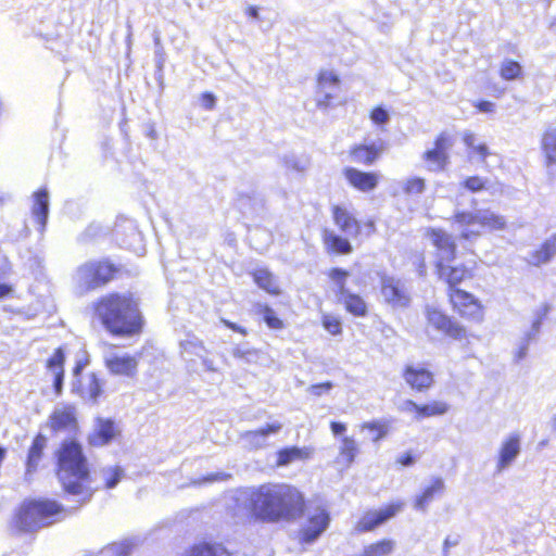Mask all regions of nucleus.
<instances>
[{"label": "nucleus", "instance_id": "nucleus-1", "mask_svg": "<svg viewBox=\"0 0 556 556\" xmlns=\"http://www.w3.org/2000/svg\"><path fill=\"white\" fill-rule=\"evenodd\" d=\"M243 494L252 517L262 522H291L305 511L303 494L287 483H265Z\"/></svg>", "mask_w": 556, "mask_h": 556}, {"label": "nucleus", "instance_id": "nucleus-2", "mask_svg": "<svg viewBox=\"0 0 556 556\" xmlns=\"http://www.w3.org/2000/svg\"><path fill=\"white\" fill-rule=\"evenodd\" d=\"M96 314L113 336L130 337L141 331L142 317L131 294L111 293L101 298Z\"/></svg>", "mask_w": 556, "mask_h": 556}, {"label": "nucleus", "instance_id": "nucleus-3", "mask_svg": "<svg viewBox=\"0 0 556 556\" xmlns=\"http://www.w3.org/2000/svg\"><path fill=\"white\" fill-rule=\"evenodd\" d=\"M58 479L64 491L79 496V504L88 502L92 496L90 488L85 485L89 478V465L81 445L75 440H65L56 452Z\"/></svg>", "mask_w": 556, "mask_h": 556}, {"label": "nucleus", "instance_id": "nucleus-4", "mask_svg": "<svg viewBox=\"0 0 556 556\" xmlns=\"http://www.w3.org/2000/svg\"><path fill=\"white\" fill-rule=\"evenodd\" d=\"M453 218L460 229V239L466 241L478 239L482 229L502 230L506 226L505 218L490 210L473 212L456 210Z\"/></svg>", "mask_w": 556, "mask_h": 556}, {"label": "nucleus", "instance_id": "nucleus-5", "mask_svg": "<svg viewBox=\"0 0 556 556\" xmlns=\"http://www.w3.org/2000/svg\"><path fill=\"white\" fill-rule=\"evenodd\" d=\"M62 513L63 507L55 501H31L21 507L17 525L23 531H35L58 521Z\"/></svg>", "mask_w": 556, "mask_h": 556}, {"label": "nucleus", "instance_id": "nucleus-6", "mask_svg": "<svg viewBox=\"0 0 556 556\" xmlns=\"http://www.w3.org/2000/svg\"><path fill=\"white\" fill-rule=\"evenodd\" d=\"M103 362L110 374L132 378L138 371V357L128 353H119L110 348L103 353Z\"/></svg>", "mask_w": 556, "mask_h": 556}, {"label": "nucleus", "instance_id": "nucleus-7", "mask_svg": "<svg viewBox=\"0 0 556 556\" xmlns=\"http://www.w3.org/2000/svg\"><path fill=\"white\" fill-rule=\"evenodd\" d=\"M306 518L300 534L302 542L311 544L327 529L330 518L328 511L320 506L307 507Z\"/></svg>", "mask_w": 556, "mask_h": 556}, {"label": "nucleus", "instance_id": "nucleus-8", "mask_svg": "<svg viewBox=\"0 0 556 556\" xmlns=\"http://www.w3.org/2000/svg\"><path fill=\"white\" fill-rule=\"evenodd\" d=\"M381 295L392 307H406L409 304V295L404 283L392 276L381 277Z\"/></svg>", "mask_w": 556, "mask_h": 556}, {"label": "nucleus", "instance_id": "nucleus-9", "mask_svg": "<svg viewBox=\"0 0 556 556\" xmlns=\"http://www.w3.org/2000/svg\"><path fill=\"white\" fill-rule=\"evenodd\" d=\"M450 299L454 308L463 317L476 320L481 319L482 306L472 294L460 289H455L450 293Z\"/></svg>", "mask_w": 556, "mask_h": 556}, {"label": "nucleus", "instance_id": "nucleus-10", "mask_svg": "<svg viewBox=\"0 0 556 556\" xmlns=\"http://www.w3.org/2000/svg\"><path fill=\"white\" fill-rule=\"evenodd\" d=\"M282 427L283 425L276 420L260 429L242 432L240 440L242 444L250 450L263 448L268 445L269 437L278 434Z\"/></svg>", "mask_w": 556, "mask_h": 556}, {"label": "nucleus", "instance_id": "nucleus-11", "mask_svg": "<svg viewBox=\"0 0 556 556\" xmlns=\"http://www.w3.org/2000/svg\"><path fill=\"white\" fill-rule=\"evenodd\" d=\"M404 503L397 502L379 510L367 511L356 526V530L359 532L371 531L378 526L384 523L389 519L393 518L399 511L402 510Z\"/></svg>", "mask_w": 556, "mask_h": 556}, {"label": "nucleus", "instance_id": "nucleus-12", "mask_svg": "<svg viewBox=\"0 0 556 556\" xmlns=\"http://www.w3.org/2000/svg\"><path fill=\"white\" fill-rule=\"evenodd\" d=\"M430 238L433 245L437 248L435 269L438 271L440 263L445 267L454 261L456 244L452 236L443 230H432Z\"/></svg>", "mask_w": 556, "mask_h": 556}, {"label": "nucleus", "instance_id": "nucleus-13", "mask_svg": "<svg viewBox=\"0 0 556 556\" xmlns=\"http://www.w3.org/2000/svg\"><path fill=\"white\" fill-rule=\"evenodd\" d=\"M427 320L430 326L434 329L454 338V339H463L466 334V330L453 321L451 318L445 316L439 309L434 307L427 306L426 308Z\"/></svg>", "mask_w": 556, "mask_h": 556}, {"label": "nucleus", "instance_id": "nucleus-14", "mask_svg": "<svg viewBox=\"0 0 556 556\" xmlns=\"http://www.w3.org/2000/svg\"><path fill=\"white\" fill-rule=\"evenodd\" d=\"M521 452V438L518 433H510L501 444L495 470L503 472L518 457Z\"/></svg>", "mask_w": 556, "mask_h": 556}, {"label": "nucleus", "instance_id": "nucleus-15", "mask_svg": "<svg viewBox=\"0 0 556 556\" xmlns=\"http://www.w3.org/2000/svg\"><path fill=\"white\" fill-rule=\"evenodd\" d=\"M452 147L450 137L446 134H441L435 142L434 148L424 153V159L429 164L430 170H442L448 163L447 151Z\"/></svg>", "mask_w": 556, "mask_h": 556}, {"label": "nucleus", "instance_id": "nucleus-16", "mask_svg": "<svg viewBox=\"0 0 556 556\" xmlns=\"http://www.w3.org/2000/svg\"><path fill=\"white\" fill-rule=\"evenodd\" d=\"M49 424L54 432L75 433L78 427L75 408L73 406L55 408L49 418Z\"/></svg>", "mask_w": 556, "mask_h": 556}, {"label": "nucleus", "instance_id": "nucleus-17", "mask_svg": "<svg viewBox=\"0 0 556 556\" xmlns=\"http://www.w3.org/2000/svg\"><path fill=\"white\" fill-rule=\"evenodd\" d=\"M75 279L80 294L101 287L94 261L87 262L78 267Z\"/></svg>", "mask_w": 556, "mask_h": 556}, {"label": "nucleus", "instance_id": "nucleus-18", "mask_svg": "<svg viewBox=\"0 0 556 556\" xmlns=\"http://www.w3.org/2000/svg\"><path fill=\"white\" fill-rule=\"evenodd\" d=\"M117 432L113 420L98 418L93 432L88 437V442L92 446H103L110 443Z\"/></svg>", "mask_w": 556, "mask_h": 556}, {"label": "nucleus", "instance_id": "nucleus-19", "mask_svg": "<svg viewBox=\"0 0 556 556\" xmlns=\"http://www.w3.org/2000/svg\"><path fill=\"white\" fill-rule=\"evenodd\" d=\"M31 215L38 224V231L43 232L49 216V192L41 188L33 194Z\"/></svg>", "mask_w": 556, "mask_h": 556}, {"label": "nucleus", "instance_id": "nucleus-20", "mask_svg": "<svg viewBox=\"0 0 556 556\" xmlns=\"http://www.w3.org/2000/svg\"><path fill=\"white\" fill-rule=\"evenodd\" d=\"M344 176L354 188L363 192L374 190L379 180L378 174L365 173L353 167L345 168Z\"/></svg>", "mask_w": 556, "mask_h": 556}, {"label": "nucleus", "instance_id": "nucleus-21", "mask_svg": "<svg viewBox=\"0 0 556 556\" xmlns=\"http://www.w3.org/2000/svg\"><path fill=\"white\" fill-rule=\"evenodd\" d=\"M541 148L545 156V164L549 175L556 173V126H548L541 140Z\"/></svg>", "mask_w": 556, "mask_h": 556}, {"label": "nucleus", "instance_id": "nucleus-22", "mask_svg": "<svg viewBox=\"0 0 556 556\" xmlns=\"http://www.w3.org/2000/svg\"><path fill=\"white\" fill-rule=\"evenodd\" d=\"M437 274L441 280L448 285L451 291L455 290L454 287L456 285L471 276L470 270L463 264L455 266L450 264L443 267L440 263Z\"/></svg>", "mask_w": 556, "mask_h": 556}, {"label": "nucleus", "instance_id": "nucleus-23", "mask_svg": "<svg viewBox=\"0 0 556 556\" xmlns=\"http://www.w3.org/2000/svg\"><path fill=\"white\" fill-rule=\"evenodd\" d=\"M404 379L407 384L417 391H424L433 382V377L430 371L425 368H416L414 366H407L404 371Z\"/></svg>", "mask_w": 556, "mask_h": 556}, {"label": "nucleus", "instance_id": "nucleus-24", "mask_svg": "<svg viewBox=\"0 0 556 556\" xmlns=\"http://www.w3.org/2000/svg\"><path fill=\"white\" fill-rule=\"evenodd\" d=\"M65 356L62 349H56L47 362V368L53 377V388L58 395L62 393Z\"/></svg>", "mask_w": 556, "mask_h": 556}, {"label": "nucleus", "instance_id": "nucleus-25", "mask_svg": "<svg viewBox=\"0 0 556 556\" xmlns=\"http://www.w3.org/2000/svg\"><path fill=\"white\" fill-rule=\"evenodd\" d=\"M332 214L336 225L342 232L348 236H356L359 232L358 222L346 208L334 205Z\"/></svg>", "mask_w": 556, "mask_h": 556}, {"label": "nucleus", "instance_id": "nucleus-26", "mask_svg": "<svg viewBox=\"0 0 556 556\" xmlns=\"http://www.w3.org/2000/svg\"><path fill=\"white\" fill-rule=\"evenodd\" d=\"M384 148V142L379 140L368 146H358L352 150L351 154L354 161L370 165L379 157Z\"/></svg>", "mask_w": 556, "mask_h": 556}, {"label": "nucleus", "instance_id": "nucleus-27", "mask_svg": "<svg viewBox=\"0 0 556 556\" xmlns=\"http://www.w3.org/2000/svg\"><path fill=\"white\" fill-rule=\"evenodd\" d=\"M445 484L442 478H434L431 485L427 486L425 491L416 496L414 508L420 511H426L428 505L433 501L435 494L443 493Z\"/></svg>", "mask_w": 556, "mask_h": 556}, {"label": "nucleus", "instance_id": "nucleus-28", "mask_svg": "<svg viewBox=\"0 0 556 556\" xmlns=\"http://www.w3.org/2000/svg\"><path fill=\"white\" fill-rule=\"evenodd\" d=\"M47 446V438L39 433L35 437L33 444L28 451L26 467L27 473H31L37 470V467L41 460L43 450Z\"/></svg>", "mask_w": 556, "mask_h": 556}, {"label": "nucleus", "instance_id": "nucleus-29", "mask_svg": "<svg viewBox=\"0 0 556 556\" xmlns=\"http://www.w3.org/2000/svg\"><path fill=\"white\" fill-rule=\"evenodd\" d=\"M556 255V233L531 254L530 263L534 266L548 263Z\"/></svg>", "mask_w": 556, "mask_h": 556}, {"label": "nucleus", "instance_id": "nucleus-30", "mask_svg": "<svg viewBox=\"0 0 556 556\" xmlns=\"http://www.w3.org/2000/svg\"><path fill=\"white\" fill-rule=\"evenodd\" d=\"M185 556H238L229 553L222 544L200 543L186 552Z\"/></svg>", "mask_w": 556, "mask_h": 556}, {"label": "nucleus", "instance_id": "nucleus-31", "mask_svg": "<svg viewBox=\"0 0 556 556\" xmlns=\"http://www.w3.org/2000/svg\"><path fill=\"white\" fill-rule=\"evenodd\" d=\"M73 391H77L83 397L97 401L102 393V384L94 374H90L85 386L77 387L76 382H73Z\"/></svg>", "mask_w": 556, "mask_h": 556}, {"label": "nucleus", "instance_id": "nucleus-32", "mask_svg": "<svg viewBox=\"0 0 556 556\" xmlns=\"http://www.w3.org/2000/svg\"><path fill=\"white\" fill-rule=\"evenodd\" d=\"M339 84L338 76L332 72H321L318 77V85L321 90H324V98H319L317 104L319 108H327L329 104V100L331 99V93L326 91L327 88L337 87Z\"/></svg>", "mask_w": 556, "mask_h": 556}, {"label": "nucleus", "instance_id": "nucleus-33", "mask_svg": "<svg viewBox=\"0 0 556 556\" xmlns=\"http://www.w3.org/2000/svg\"><path fill=\"white\" fill-rule=\"evenodd\" d=\"M180 349L181 355L186 361L191 359L192 356L203 357V354H206V349L202 341L193 336L182 340L180 342Z\"/></svg>", "mask_w": 556, "mask_h": 556}, {"label": "nucleus", "instance_id": "nucleus-34", "mask_svg": "<svg viewBox=\"0 0 556 556\" xmlns=\"http://www.w3.org/2000/svg\"><path fill=\"white\" fill-rule=\"evenodd\" d=\"M339 303L343 304L345 309L354 316L361 317L367 314L365 301L359 295L352 292L342 298Z\"/></svg>", "mask_w": 556, "mask_h": 556}, {"label": "nucleus", "instance_id": "nucleus-35", "mask_svg": "<svg viewBox=\"0 0 556 556\" xmlns=\"http://www.w3.org/2000/svg\"><path fill=\"white\" fill-rule=\"evenodd\" d=\"M254 281L268 293L279 294V286L276 278L267 269H258L254 273Z\"/></svg>", "mask_w": 556, "mask_h": 556}, {"label": "nucleus", "instance_id": "nucleus-36", "mask_svg": "<svg viewBox=\"0 0 556 556\" xmlns=\"http://www.w3.org/2000/svg\"><path fill=\"white\" fill-rule=\"evenodd\" d=\"M328 276L337 288L336 295L338 302L342 298L351 293L346 288V279L350 277V273L348 270H344L342 268H332L329 271Z\"/></svg>", "mask_w": 556, "mask_h": 556}, {"label": "nucleus", "instance_id": "nucleus-37", "mask_svg": "<svg viewBox=\"0 0 556 556\" xmlns=\"http://www.w3.org/2000/svg\"><path fill=\"white\" fill-rule=\"evenodd\" d=\"M324 239L325 243L336 253L348 254L352 251L350 241L332 231L325 230Z\"/></svg>", "mask_w": 556, "mask_h": 556}, {"label": "nucleus", "instance_id": "nucleus-38", "mask_svg": "<svg viewBox=\"0 0 556 556\" xmlns=\"http://www.w3.org/2000/svg\"><path fill=\"white\" fill-rule=\"evenodd\" d=\"M448 405L442 401H434L425 405H419L418 415L415 416L416 420L421 418L441 416L447 413Z\"/></svg>", "mask_w": 556, "mask_h": 556}, {"label": "nucleus", "instance_id": "nucleus-39", "mask_svg": "<svg viewBox=\"0 0 556 556\" xmlns=\"http://www.w3.org/2000/svg\"><path fill=\"white\" fill-rule=\"evenodd\" d=\"M357 452V443L353 438L345 437L342 439L340 456L346 463V465H351L354 462Z\"/></svg>", "mask_w": 556, "mask_h": 556}, {"label": "nucleus", "instance_id": "nucleus-40", "mask_svg": "<svg viewBox=\"0 0 556 556\" xmlns=\"http://www.w3.org/2000/svg\"><path fill=\"white\" fill-rule=\"evenodd\" d=\"M303 456H304V452H303V450H301L299 447L292 446V447L282 448L278 452V458H277L276 464L279 467L288 466L295 459L303 458Z\"/></svg>", "mask_w": 556, "mask_h": 556}, {"label": "nucleus", "instance_id": "nucleus-41", "mask_svg": "<svg viewBox=\"0 0 556 556\" xmlns=\"http://www.w3.org/2000/svg\"><path fill=\"white\" fill-rule=\"evenodd\" d=\"M97 267V274L101 287L108 283L116 273L117 268L114 264L108 261H94Z\"/></svg>", "mask_w": 556, "mask_h": 556}, {"label": "nucleus", "instance_id": "nucleus-42", "mask_svg": "<svg viewBox=\"0 0 556 556\" xmlns=\"http://www.w3.org/2000/svg\"><path fill=\"white\" fill-rule=\"evenodd\" d=\"M406 195H418L425 191L426 184L422 178L413 177L401 182Z\"/></svg>", "mask_w": 556, "mask_h": 556}, {"label": "nucleus", "instance_id": "nucleus-43", "mask_svg": "<svg viewBox=\"0 0 556 556\" xmlns=\"http://www.w3.org/2000/svg\"><path fill=\"white\" fill-rule=\"evenodd\" d=\"M521 74V66L518 62L505 60L501 66V77L505 80H513Z\"/></svg>", "mask_w": 556, "mask_h": 556}, {"label": "nucleus", "instance_id": "nucleus-44", "mask_svg": "<svg viewBox=\"0 0 556 556\" xmlns=\"http://www.w3.org/2000/svg\"><path fill=\"white\" fill-rule=\"evenodd\" d=\"M124 471L121 467H109L102 470V477L105 480V488L113 489L121 481Z\"/></svg>", "mask_w": 556, "mask_h": 556}, {"label": "nucleus", "instance_id": "nucleus-45", "mask_svg": "<svg viewBox=\"0 0 556 556\" xmlns=\"http://www.w3.org/2000/svg\"><path fill=\"white\" fill-rule=\"evenodd\" d=\"M260 314L263 316L264 321L266 325L271 329H281L283 324L280 318L277 317L275 311L267 306H261L260 307Z\"/></svg>", "mask_w": 556, "mask_h": 556}, {"label": "nucleus", "instance_id": "nucleus-46", "mask_svg": "<svg viewBox=\"0 0 556 556\" xmlns=\"http://www.w3.org/2000/svg\"><path fill=\"white\" fill-rule=\"evenodd\" d=\"M232 356L243 361L247 364H252L257 359V351L238 345L232 349Z\"/></svg>", "mask_w": 556, "mask_h": 556}, {"label": "nucleus", "instance_id": "nucleus-47", "mask_svg": "<svg viewBox=\"0 0 556 556\" xmlns=\"http://www.w3.org/2000/svg\"><path fill=\"white\" fill-rule=\"evenodd\" d=\"M131 543L130 542H122L114 543L102 551V554L105 556L114 555V556H129L131 552Z\"/></svg>", "mask_w": 556, "mask_h": 556}, {"label": "nucleus", "instance_id": "nucleus-48", "mask_svg": "<svg viewBox=\"0 0 556 556\" xmlns=\"http://www.w3.org/2000/svg\"><path fill=\"white\" fill-rule=\"evenodd\" d=\"M549 305L544 304L542 305L536 312H535V319L532 323L531 331L533 333V337H538L541 330V325L543 323V319L546 317V315L549 312Z\"/></svg>", "mask_w": 556, "mask_h": 556}, {"label": "nucleus", "instance_id": "nucleus-49", "mask_svg": "<svg viewBox=\"0 0 556 556\" xmlns=\"http://www.w3.org/2000/svg\"><path fill=\"white\" fill-rule=\"evenodd\" d=\"M536 338L538 337H533V333L531 331H528L525 334V337L520 341L518 352L516 353V356H515L516 362H519L527 356L530 342L536 340Z\"/></svg>", "mask_w": 556, "mask_h": 556}, {"label": "nucleus", "instance_id": "nucleus-50", "mask_svg": "<svg viewBox=\"0 0 556 556\" xmlns=\"http://www.w3.org/2000/svg\"><path fill=\"white\" fill-rule=\"evenodd\" d=\"M363 429H368L371 432H374V437H372L374 442H378L380 439H382L387 434L386 426H383L377 421L364 424Z\"/></svg>", "mask_w": 556, "mask_h": 556}, {"label": "nucleus", "instance_id": "nucleus-51", "mask_svg": "<svg viewBox=\"0 0 556 556\" xmlns=\"http://www.w3.org/2000/svg\"><path fill=\"white\" fill-rule=\"evenodd\" d=\"M323 325L325 329L333 336L339 334L341 332V323L338 318L333 316H324Z\"/></svg>", "mask_w": 556, "mask_h": 556}, {"label": "nucleus", "instance_id": "nucleus-52", "mask_svg": "<svg viewBox=\"0 0 556 556\" xmlns=\"http://www.w3.org/2000/svg\"><path fill=\"white\" fill-rule=\"evenodd\" d=\"M129 231H130V240L129 241L123 240L122 244L125 245L127 249H130V250H134L137 252L139 250V248L136 244L141 243V233L132 225L129 227Z\"/></svg>", "mask_w": 556, "mask_h": 556}, {"label": "nucleus", "instance_id": "nucleus-53", "mask_svg": "<svg viewBox=\"0 0 556 556\" xmlns=\"http://www.w3.org/2000/svg\"><path fill=\"white\" fill-rule=\"evenodd\" d=\"M370 118L377 125H384L389 122L390 115L387 110L379 106V108H376L372 110V112L370 114Z\"/></svg>", "mask_w": 556, "mask_h": 556}, {"label": "nucleus", "instance_id": "nucleus-54", "mask_svg": "<svg viewBox=\"0 0 556 556\" xmlns=\"http://www.w3.org/2000/svg\"><path fill=\"white\" fill-rule=\"evenodd\" d=\"M283 164L287 168L296 170V172H303L305 169V165L302 164L300 160L293 154H287L282 159Z\"/></svg>", "mask_w": 556, "mask_h": 556}, {"label": "nucleus", "instance_id": "nucleus-55", "mask_svg": "<svg viewBox=\"0 0 556 556\" xmlns=\"http://www.w3.org/2000/svg\"><path fill=\"white\" fill-rule=\"evenodd\" d=\"M228 478H230V475L225 473V472L210 473V475L203 477L201 480L192 481V484L201 485L203 483H212V482H215V481L227 480Z\"/></svg>", "mask_w": 556, "mask_h": 556}, {"label": "nucleus", "instance_id": "nucleus-56", "mask_svg": "<svg viewBox=\"0 0 556 556\" xmlns=\"http://www.w3.org/2000/svg\"><path fill=\"white\" fill-rule=\"evenodd\" d=\"M332 388V382L327 381L324 383L312 384L308 387L307 391L315 396H320L323 393L329 392Z\"/></svg>", "mask_w": 556, "mask_h": 556}, {"label": "nucleus", "instance_id": "nucleus-57", "mask_svg": "<svg viewBox=\"0 0 556 556\" xmlns=\"http://www.w3.org/2000/svg\"><path fill=\"white\" fill-rule=\"evenodd\" d=\"M464 185L468 190L472 192L480 191L484 188V181L477 176L469 177L468 179L465 180Z\"/></svg>", "mask_w": 556, "mask_h": 556}, {"label": "nucleus", "instance_id": "nucleus-58", "mask_svg": "<svg viewBox=\"0 0 556 556\" xmlns=\"http://www.w3.org/2000/svg\"><path fill=\"white\" fill-rule=\"evenodd\" d=\"M200 102L202 108H204L207 111H211L216 105V97L211 92H204L201 94Z\"/></svg>", "mask_w": 556, "mask_h": 556}, {"label": "nucleus", "instance_id": "nucleus-59", "mask_svg": "<svg viewBox=\"0 0 556 556\" xmlns=\"http://www.w3.org/2000/svg\"><path fill=\"white\" fill-rule=\"evenodd\" d=\"M253 202V205L254 204H261L262 203V199L258 198V197H249V195H243L241 194L238 199V204L240 206L241 210H245L247 206H248V203L249 202Z\"/></svg>", "mask_w": 556, "mask_h": 556}, {"label": "nucleus", "instance_id": "nucleus-60", "mask_svg": "<svg viewBox=\"0 0 556 556\" xmlns=\"http://www.w3.org/2000/svg\"><path fill=\"white\" fill-rule=\"evenodd\" d=\"M400 409L404 413L415 412L418 415L419 405L412 400H406L401 404Z\"/></svg>", "mask_w": 556, "mask_h": 556}, {"label": "nucleus", "instance_id": "nucleus-61", "mask_svg": "<svg viewBox=\"0 0 556 556\" xmlns=\"http://www.w3.org/2000/svg\"><path fill=\"white\" fill-rule=\"evenodd\" d=\"M477 139H476V136L475 134L472 132H466L464 135V142L465 144L470 148V149H475L478 144L476 143Z\"/></svg>", "mask_w": 556, "mask_h": 556}, {"label": "nucleus", "instance_id": "nucleus-62", "mask_svg": "<svg viewBox=\"0 0 556 556\" xmlns=\"http://www.w3.org/2000/svg\"><path fill=\"white\" fill-rule=\"evenodd\" d=\"M330 428L334 435L342 434L346 430L345 425L342 422H338V421H332L330 424Z\"/></svg>", "mask_w": 556, "mask_h": 556}, {"label": "nucleus", "instance_id": "nucleus-63", "mask_svg": "<svg viewBox=\"0 0 556 556\" xmlns=\"http://www.w3.org/2000/svg\"><path fill=\"white\" fill-rule=\"evenodd\" d=\"M477 108L480 112L490 113V112H493V110H494V103H492L490 101H480L477 104Z\"/></svg>", "mask_w": 556, "mask_h": 556}, {"label": "nucleus", "instance_id": "nucleus-64", "mask_svg": "<svg viewBox=\"0 0 556 556\" xmlns=\"http://www.w3.org/2000/svg\"><path fill=\"white\" fill-rule=\"evenodd\" d=\"M401 465L408 467L412 466L415 463V457L410 453H405L402 455L399 460Z\"/></svg>", "mask_w": 556, "mask_h": 556}]
</instances>
